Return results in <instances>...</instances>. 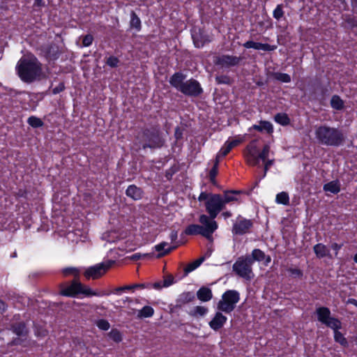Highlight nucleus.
<instances>
[{
    "mask_svg": "<svg viewBox=\"0 0 357 357\" xmlns=\"http://www.w3.org/2000/svg\"><path fill=\"white\" fill-rule=\"evenodd\" d=\"M245 136L243 137H239L238 138H235L230 140H227V143L229 144V146L231 147V149L237 146L238 144L242 143L244 141Z\"/></svg>",
    "mask_w": 357,
    "mask_h": 357,
    "instance_id": "obj_52",
    "label": "nucleus"
},
{
    "mask_svg": "<svg viewBox=\"0 0 357 357\" xmlns=\"http://www.w3.org/2000/svg\"><path fill=\"white\" fill-rule=\"evenodd\" d=\"M93 36L91 34H86L82 38V45L84 47H89L92 45Z\"/></svg>",
    "mask_w": 357,
    "mask_h": 357,
    "instance_id": "obj_51",
    "label": "nucleus"
},
{
    "mask_svg": "<svg viewBox=\"0 0 357 357\" xmlns=\"http://www.w3.org/2000/svg\"><path fill=\"white\" fill-rule=\"evenodd\" d=\"M273 164V160H268L266 161L264 164V172L262 175V178H264L266 175L267 171L268 170V168L270 166H271Z\"/></svg>",
    "mask_w": 357,
    "mask_h": 357,
    "instance_id": "obj_62",
    "label": "nucleus"
},
{
    "mask_svg": "<svg viewBox=\"0 0 357 357\" xmlns=\"http://www.w3.org/2000/svg\"><path fill=\"white\" fill-rule=\"evenodd\" d=\"M185 78L186 75L183 73L176 72L170 77L169 82L172 87L180 91L181 87L185 83L184 80Z\"/></svg>",
    "mask_w": 357,
    "mask_h": 357,
    "instance_id": "obj_18",
    "label": "nucleus"
},
{
    "mask_svg": "<svg viewBox=\"0 0 357 357\" xmlns=\"http://www.w3.org/2000/svg\"><path fill=\"white\" fill-rule=\"evenodd\" d=\"M59 294L69 298H78L80 294L85 297L98 296L100 294L89 287L83 284L80 279L73 280L70 284L61 283L59 285Z\"/></svg>",
    "mask_w": 357,
    "mask_h": 357,
    "instance_id": "obj_4",
    "label": "nucleus"
},
{
    "mask_svg": "<svg viewBox=\"0 0 357 357\" xmlns=\"http://www.w3.org/2000/svg\"><path fill=\"white\" fill-rule=\"evenodd\" d=\"M211 195L213 193H208L206 192H202L198 197L199 202L205 201V202L211 197Z\"/></svg>",
    "mask_w": 357,
    "mask_h": 357,
    "instance_id": "obj_61",
    "label": "nucleus"
},
{
    "mask_svg": "<svg viewBox=\"0 0 357 357\" xmlns=\"http://www.w3.org/2000/svg\"><path fill=\"white\" fill-rule=\"evenodd\" d=\"M195 298V294L192 291H184L179 294L176 300L174 308H181L183 305L189 303Z\"/></svg>",
    "mask_w": 357,
    "mask_h": 357,
    "instance_id": "obj_20",
    "label": "nucleus"
},
{
    "mask_svg": "<svg viewBox=\"0 0 357 357\" xmlns=\"http://www.w3.org/2000/svg\"><path fill=\"white\" fill-rule=\"evenodd\" d=\"M275 202L278 204L287 206L289 204V196L287 192H281L277 194Z\"/></svg>",
    "mask_w": 357,
    "mask_h": 357,
    "instance_id": "obj_34",
    "label": "nucleus"
},
{
    "mask_svg": "<svg viewBox=\"0 0 357 357\" xmlns=\"http://www.w3.org/2000/svg\"><path fill=\"white\" fill-rule=\"evenodd\" d=\"M274 121L282 126H287L288 125L290 124L291 123V119L289 118V116H288V114L287 113H284V112H280V113H277L275 116H274Z\"/></svg>",
    "mask_w": 357,
    "mask_h": 357,
    "instance_id": "obj_28",
    "label": "nucleus"
},
{
    "mask_svg": "<svg viewBox=\"0 0 357 357\" xmlns=\"http://www.w3.org/2000/svg\"><path fill=\"white\" fill-rule=\"evenodd\" d=\"M199 221L204 226L191 224L184 230V234L189 236L200 234L209 239L213 232L218 229V225L215 220H211L208 215L202 214L199 218Z\"/></svg>",
    "mask_w": 357,
    "mask_h": 357,
    "instance_id": "obj_5",
    "label": "nucleus"
},
{
    "mask_svg": "<svg viewBox=\"0 0 357 357\" xmlns=\"http://www.w3.org/2000/svg\"><path fill=\"white\" fill-rule=\"evenodd\" d=\"M227 318L222 314L220 312H217L215 314L214 317L209 321V326L213 331H219L223 327L225 324L227 322Z\"/></svg>",
    "mask_w": 357,
    "mask_h": 357,
    "instance_id": "obj_17",
    "label": "nucleus"
},
{
    "mask_svg": "<svg viewBox=\"0 0 357 357\" xmlns=\"http://www.w3.org/2000/svg\"><path fill=\"white\" fill-rule=\"evenodd\" d=\"M108 336L110 339L116 343H119L122 341V335L121 332L116 328L112 329V331L108 333Z\"/></svg>",
    "mask_w": 357,
    "mask_h": 357,
    "instance_id": "obj_41",
    "label": "nucleus"
},
{
    "mask_svg": "<svg viewBox=\"0 0 357 357\" xmlns=\"http://www.w3.org/2000/svg\"><path fill=\"white\" fill-rule=\"evenodd\" d=\"M174 137L176 141H178L183 138V129H181L179 126H177L175 128Z\"/></svg>",
    "mask_w": 357,
    "mask_h": 357,
    "instance_id": "obj_60",
    "label": "nucleus"
},
{
    "mask_svg": "<svg viewBox=\"0 0 357 357\" xmlns=\"http://www.w3.org/2000/svg\"><path fill=\"white\" fill-rule=\"evenodd\" d=\"M10 330L19 337H24L26 339L29 335V329L24 321L13 323L10 326Z\"/></svg>",
    "mask_w": 357,
    "mask_h": 357,
    "instance_id": "obj_16",
    "label": "nucleus"
},
{
    "mask_svg": "<svg viewBox=\"0 0 357 357\" xmlns=\"http://www.w3.org/2000/svg\"><path fill=\"white\" fill-rule=\"evenodd\" d=\"M330 91L328 86H321L320 95L321 99H325L329 95Z\"/></svg>",
    "mask_w": 357,
    "mask_h": 357,
    "instance_id": "obj_59",
    "label": "nucleus"
},
{
    "mask_svg": "<svg viewBox=\"0 0 357 357\" xmlns=\"http://www.w3.org/2000/svg\"><path fill=\"white\" fill-rule=\"evenodd\" d=\"M136 289H151V283L150 282H144V283H135L132 284V289L135 290Z\"/></svg>",
    "mask_w": 357,
    "mask_h": 357,
    "instance_id": "obj_54",
    "label": "nucleus"
},
{
    "mask_svg": "<svg viewBox=\"0 0 357 357\" xmlns=\"http://www.w3.org/2000/svg\"><path fill=\"white\" fill-rule=\"evenodd\" d=\"M284 14L283 5L278 4L273 12V17L275 20H280L284 16Z\"/></svg>",
    "mask_w": 357,
    "mask_h": 357,
    "instance_id": "obj_44",
    "label": "nucleus"
},
{
    "mask_svg": "<svg viewBox=\"0 0 357 357\" xmlns=\"http://www.w3.org/2000/svg\"><path fill=\"white\" fill-rule=\"evenodd\" d=\"M239 301L240 294L238 291L234 289L227 290L222 294L221 299L218 303L217 308L220 312L230 314L234 310Z\"/></svg>",
    "mask_w": 357,
    "mask_h": 357,
    "instance_id": "obj_7",
    "label": "nucleus"
},
{
    "mask_svg": "<svg viewBox=\"0 0 357 357\" xmlns=\"http://www.w3.org/2000/svg\"><path fill=\"white\" fill-rule=\"evenodd\" d=\"M27 123L33 128H38L43 126V121L36 116H31L27 119Z\"/></svg>",
    "mask_w": 357,
    "mask_h": 357,
    "instance_id": "obj_36",
    "label": "nucleus"
},
{
    "mask_svg": "<svg viewBox=\"0 0 357 357\" xmlns=\"http://www.w3.org/2000/svg\"><path fill=\"white\" fill-rule=\"evenodd\" d=\"M314 134L319 143L325 146L338 147L345 141L341 130L327 125L317 126Z\"/></svg>",
    "mask_w": 357,
    "mask_h": 357,
    "instance_id": "obj_3",
    "label": "nucleus"
},
{
    "mask_svg": "<svg viewBox=\"0 0 357 357\" xmlns=\"http://www.w3.org/2000/svg\"><path fill=\"white\" fill-rule=\"evenodd\" d=\"M240 194V191L238 190H227L225 191L222 195V201L223 204L225 205L231 202L237 201V195Z\"/></svg>",
    "mask_w": 357,
    "mask_h": 357,
    "instance_id": "obj_25",
    "label": "nucleus"
},
{
    "mask_svg": "<svg viewBox=\"0 0 357 357\" xmlns=\"http://www.w3.org/2000/svg\"><path fill=\"white\" fill-rule=\"evenodd\" d=\"M331 106L334 109L342 110L344 107V102L338 95H333L331 99Z\"/></svg>",
    "mask_w": 357,
    "mask_h": 357,
    "instance_id": "obj_32",
    "label": "nucleus"
},
{
    "mask_svg": "<svg viewBox=\"0 0 357 357\" xmlns=\"http://www.w3.org/2000/svg\"><path fill=\"white\" fill-rule=\"evenodd\" d=\"M342 246L343 244H339L337 243H333L331 244V248L335 252V255H337L338 252L341 250Z\"/></svg>",
    "mask_w": 357,
    "mask_h": 357,
    "instance_id": "obj_63",
    "label": "nucleus"
},
{
    "mask_svg": "<svg viewBox=\"0 0 357 357\" xmlns=\"http://www.w3.org/2000/svg\"><path fill=\"white\" fill-rule=\"evenodd\" d=\"M128 290H132V284H129V285H125V286H123V287H116L114 291V293L116 294H120L121 292L123 291H128Z\"/></svg>",
    "mask_w": 357,
    "mask_h": 357,
    "instance_id": "obj_55",
    "label": "nucleus"
},
{
    "mask_svg": "<svg viewBox=\"0 0 357 357\" xmlns=\"http://www.w3.org/2000/svg\"><path fill=\"white\" fill-rule=\"evenodd\" d=\"M231 147L229 146L227 142H226L224 146L221 148L220 153L222 156L225 157L231 151Z\"/></svg>",
    "mask_w": 357,
    "mask_h": 357,
    "instance_id": "obj_56",
    "label": "nucleus"
},
{
    "mask_svg": "<svg viewBox=\"0 0 357 357\" xmlns=\"http://www.w3.org/2000/svg\"><path fill=\"white\" fill-rule=\"evenodd\" d=\"M208 312V309L204 306H196L189 313L192 317H203Z\"/></svg>",
    "mask_w": 357,
    "mask_h": 357,
    "instance_id": "obj_40",
    "label": "nucleus"
},
{
    "mask_svg": "<svg viewBox=\"0 0 357 357\" xmlns=\"http://www.w3.org/2000/svg\"><path fill=\"white\" fill-rule=\"evenodd\" d=\"M66 89L65 84L64 82H60L59 85L54 89H52V93L53 95L58 94L62 91H63Z\"/></svg>",
    "mask_w": 357,
    "mask_h": 357,
    "instance_id": "obj_57",
    "label": "nucleus"
},
{
    "mask_svg": "<svg viewBox=\"0 0 357 357\" xmlns=\"http://www.w3.org/2000/svg\"><path fill=\"white\" fill-rule=\"evenodd\" d=\"M16 70L22 82L32 83L41 74V63L35 56L30 59L21 58L17 62Z\"/></svg>",
    "mask_w": 357,
    "mask_h": 357,
    "instance_id": "obj_2",
    "label": "nucleus"
},
{
    "mask_svg": "<svg viewBox=\"0 0 357 357\" xmlns=\"http://www.w3.org/2000/svg\"><path fill=\"white\" fill-rule=\"evenodd\" d=\"M154 314V309L149 305L144 306L138 311L137 317L139 318H149Z\"/></svg>",
    "mask_w": 357,
    "mask_h": 357,
    "instance_id": "obj_33",
    "label": "nucleus"
},
{
    "mask_svg": "<svg viewBox=\"0 0 357 357\" xmlns=\"http://www.w3.org/2000/svg\"><path fill=\"white\" fill-rule=\"evenodd\" d=\"M273 77L282 83H289L291 82V76L287 73L276 72L273 73Z\"/></svg>",
    "mask_w": 357,
    "mask_h": 357,
    "instance_id": "obj_38",
    "label": "nucleus"
},
{
    "mask_svg": "<svg viewBox=\"0 0 357 357\" xmlns=\"http://www.w3.org/2000/svg\"><path fill=\"white\" fill-rule=\"evenodd\" d=\"M313 251L316 256L319 259L330 256V250L323 243H317L314 245L313 247Z\"/></svg>",
    "mask_w": 357,
    "mask_h": 357,
    "instance_id": "obj_24",
    "label": "nucleus"
},
{
    "mask_svg": "<svg viewBox=\"0 0 357 357\" xmlns=\"http://www.w3.org/2000/svg\"><path fill=\"white\" fill-rule=\"evenodd\" d=\"M215 81L218 84H230L231 78L226 75H217L215 77Z\"/></svg>",
    "mask_w": 357,
    "mask_h": 357,
    "instance_id": "obj_46",
    "label": "nucleus"
},
{
    "mask_svg": "<svg viewBox=\"0 0 357 357\" xmlns=\"http://www.w3.org/2000/svg\"><path fill=\"white\" fill-rule=\"evenodd\" d=\"M266 255L264 251L259 248H255L252 251L251 255H250V259L253 264L255 261H262L265 259Z\"/></svg>",
    "mask_w": 357,
    "mask_h": 357,
    "instance_id": "obj_29",
    "label": "nucleus"
},
{
    "mask_svg": "<svg viewBox=\"0 0 357 357\" xmlns=\"http://www.w3.org/2000/svg\"><path fill=\"white\" fill-rule=\"evenodd\" d=\"M28 191L25 189H19L17 192V196L18 197L27 198Z\"/></svg>",
    "mask_w": 357,
    "mask_h": 357,
    "instance_id": "obj_64",
    "label": "nucleus"
},
{
    "mask_svg": "<svg viewBox=\"0 0 357 357\" xmlns=\"http://www.w3.org/2000/svg\"><path fill=\"white\" fill-rule=\"evenodd\" d=\"M26 339H24V337H14L13 338V340L8 344L9 346H19V345H21V346H25L24 344V342L26 340Z\"/></svg>",
    "mask_w": 357,
    "mask_h": 357,
    "instance_id": "obj_48",
    "label": "nucleus"
},
{
    "mask_svg": "<svg viewBox=\"0 0 357 357\" xmlns=\"http://www.w3.org/2000/svg\"><path fill=\"white\" fill-rule=\"evenodd\" d=\"M242 56H237L229 54H222L214 57L213 63L215 66L224 68H230L240 65L243 60Z\"/></svg>",
    "mask_w": 357,
    "mask_h": 357,
    "instance_id": "obj_12",
    "label": "nucleus"
},
{
    "mask_svg": "<svg viewBox=\"0 0 357 357\" xmlns=\"http://www.w3.org/2000/svg\"><path fill=\"white\" fill-rule=\"evenodd\" d=\"M205 260L204 257H202L197 260L188 264L185 268H184V275L186 276L189 273L193 271L197 268H198L202 263Z\"/></svg>",
    "mask_w": 357,
    "mask_h": 357,
    "instance_id": "obj_31",
    "label": "nucleus"
},
{
    "mask_svg": "<svg viewBox=\"0 0 357 357\" xmlns=\"http://www.w3.org/2000/svg\"><path fill=\"white\" fill-rule=\"evenodd\" d=\"M316 314L319 322L333 330L334 340L343 347H348L349 343L347 340L339 331L342 328V323L339 319L331 316V310L324 306L319 307L316 309Z\"/></svg>",
    "mask_w": 357,
    "mask_h": 357,
    "instance_id": "obj_1",
    "label": "nucleus"
},
{
    "mask_svg": "<svg viewBox=\"0 0 357 357\" xmlns=\"http://www.w3.org/2000/svg\"><path fill=\"white\" fill-rule=\"evenodd\" d=\"M175 283L174 278L172 275L169 274L164 277L162 281V286L164 287H168Z\"/></svg>",
    "mask_w": 357,
    "mask_h": 357,
    "instance_id": "obj_49",
    "label": "nucleus"
},
{
    "mask_svg": "<svg viewBox=\"0 0 357 357\" xmlns=\"http://www.w3.org/2000/svg\"><path fill=\"white\" fill-rule=\"evenodd\" d=\"M41 51L48 60L55 61L59 58L61 54L59 46L54 43L42 46Z\"/></svg>",
    "mask_w": 357,
    "mask_h": 357,
    "instance_id": "obj_14",
    "label": "nucleus"
},
{
    "mask_svg": "<svg viewBox=\"0 0 357 357\" xmlns=\"http://www.w3.org/2000/svg\"><path fill=\"white\" fill-rule=\"evenodd\" d=\"M243 46L247 49L253 48L255 50H261L266 52L274 51L277 48L276 45H272L268 43L255 42L252 40H248L245 42L243 44Z\"/></svg>",
    "mask_w": 357,
    "mask_h": 357,
    "instance_id": "obj_15",
    "label": "nucleus"
},
{
    "mask_svg": "<svg viewBox=\"0 0 357 357\" xmlns=\"http://www.w3.org/2000/svg\"><path fill=\"white\" fill-rule=\"evenodd\" d=\"M180 92L187 96L198 97L203 93L204 90L197 79L190 78L185 82Z\"/></svg>",
    "mask_w": 357,
    "mask_h": 357,
    "instance_id": "obj_13",
    "label": "nucleus"
},
{
    "mask_svg": "<svg viewBox=\"0 0 357 357\" xmlns=\"http://www.w3.org/2000/svg\"><path fill=\"white\" fill-rule=\"evenodd\" d=\"M168 245L167 242H161L160 243L155 245V250L158 252V254L157 255L158 258H161L168 254H169L173 250H176L180 245V243H177L176 245L169 246L167 248H165V247Z\"/></svg>",
    "mask_w": 357,
    "mask_h": 357,
    "instance_id": "obj_22",
    "label": "nucleus"
},
{
    "mask_svg": "<svg viewBox=\"0 0 357 357\" xmlns=\"http://www.w3.org/2000/svg\"><path fill=\"white\" fill-rule=\"evenodd\" d=\"M218 163L219 160L217 158L212 168L210 169L209 172V179L213 184H215L216 182L215 177L218 173Z\"/></svg>",
    "mask_w": 357,
    "mask_h": 357,
    "instance_id": "obj_37",
    "label": "nucleus"
},
{
    "mask_svg": "<svg viewBox=\"0 0 357 357\" xmlns=\"http://www.w3.org/2000/svg\"><path fill=\"white\" fill-rule=\"evenodd\" d=\"M323 189L326 192H330L335 195L340 192V183L338 180L330 181L324 185Z\"/></svg>",
    "mask_w": 357,
    "mask_h": 357,
    "instance_id": "obj_26",
    "label": "nucleus"
},
{
    "mask_svg": "<svg viewBox=\"0 0 357 357\" xmlns=\"http://www.w3.org/2000/svg\"><path fill=\"white\" fill-rule=\"evenodd\" d=\"M61 273L63 277L73 275V280L80 279L81 270L76 267H66L61 269Z\"/></svg>",
    "mask_w": 357,
    "mask_h": 357,
    "instance_id": "obj_27",
    "label": "nucleus"
},
{
    "mask_svg": "<svg viewBox=\"0 0 357 357\" xmlns=\"http://www.w3.org/2000/svg\"><path fill=\"white\" fill-rule=\"evenodd\" d=\"M45 6L44 0H34L33 10L36 12H41L40 8Z\"/></svg>",
    "mask_w": 357,
    "mask_h": 357,
    "instance_id": "obj_53",
    "label": "nucleus"
},
{
    "mask_svg": "<svg viewBox=\"0 0 357 357\" xmlns=\"http://www.w3.org/2000/svg\"><path fill=\"white\" fill-rule=\"evenodd\" d=\"M289 276L294 279H302L303 271L298 268L289 267L287 269Z\"/></svg>",
    "mask_w": 357,
    "mask_h": 357,
    "instance_id": "obj_39",
    "label": "nucleus"
},
{
    "mask_svg": "<svg viewBox=\"0 0 357 357\" xmlns=\"http://www.w3.org/2000/svg\"><path fill=\"white\" fill-rule=\"evenodd\" d=\"M130 26L137 31H139L142 29L141 20L135 11H132L130 13Z\"/></svg>",
    "mask_w": 357,
    "mask_h": 357,
    "instance_id": "obj_30",
    "label": "nucleus"
},
{
    "mask_svg": "<svg viewBox=\"0 0 357 357\" xmlns=\"http://www.w3.org/2000/svg\"><path fill=\"white\" fill-rule=\"evenodd\" d=\"M126 195L132 200H140L144 196L143 190L135 184L128 185L126 190Z\"/></svg>",
    "mask_w": 357,
    "mask_h": 357,
    "instance_id": "obj_19",
    "label": "nucleus"
},
{
    "mask_svg": "<svg viewBox=\"0 0 357 357\" xmlns=\"http://www.w3.org/2000/svg\"><path fill=\"white\" fill-rule=\"evenodd\" d=\"M151 257V255L148 254V253L141 254L139 252H137V253L132 254L131 256L129 257V258L132 261H138L139 259L148 258V257Z\"/></svg>",
    "mask_w": 357,
    "mask_h": 357,
    "instance_id": "obj_50",
    "label": "nucleus"
},
{
    "mask_svg": "<svg viewBox=\"0 0 357 357\" xmlns=\"http://www.w3.org/2000/svg\"><path fill=\"white\" fill-rule=\"evenodd\" d=\"M97 327L102 331H107L110 328V324L107 319H98L96 323Z\"/></svg>",
    "mask_w": 357,
    "mask_h": 357,
    "instance_id": "obj_45",
    "label": "nucleus"
},
{
    "mask_svg": "<svg viewBox=\"0 0 357 357\" xmlns=\"http://www.w3.org/2000/svg\"><path fill=\"white\" fill-rule=\"evenodd\" d=\"M206 211L208 213V218L211 220L218 216V215L225 209L223 202L222 201V195H211V197L205 202Z\"/></svg>",
    "mask_w": 357,
    "mask_h": 357,
    "instance_id": "obj_9",
    "label": "nucleus"
},
{
    "mask_svg": "<svg viewBox=\"0 0 357 357\" xmlns=\"http://www.w3.org/2000/svg\"><path fill=\"white\" fill-rule=\"evenodd\" d=\"M114 264L113 260H107L106 261L97 264L94 266L87 268L84 275L87 279L96 280L102 277Z\"/></svg>",
    "mask_w": 357,
    "mask_h": 357,
    "instance_id": "obj_10",
    "label": "nucleus"
},
{
    "mask_svg": "<svg viewBox=\"0 0 357 357\" xmlns=\"http://www.w3.org/2000/svg\"><path fill=\"white\" fill-rule=\"evenodd\" d=\"M105 63L110 68H116L120 63V60L115 56H109L106 58Z\"/></svg>",
    "mask_w": 357,
    "mask_h": 357,
    "instance_id": "obj_43",
    "label": "nucleus"
},
{
    "mask_svg": "<svg viewBox=\"0 0 357 357\" xmlns=\"http://www.w3.org/2000/svg\"><path fill=\"white\" fill-rule=\"evenodd\" d=\"M270 151V146L268 144H265L262 149V151L259 153L258 152V158L265 161L267 157L268 156V153Z\"/></svg>",
    "mask_w": 357,
    "mask_h": 357,
    "instance_id": "obj_47",
    "label": "nucleus"
},
{
    "mask_svg": "<svg viewBox=\"0 0 357 357\" xmlns=\"http://www.w3.org/2000/svg\"><path fill=\"white\" fill-rule=\"evenodd\" d=\"M253 227L252 220L238 215L236 222L233 224L231 233L236 236H243L250 233Z\"/></svg>",
    "mask_w": 357,
    "mask_h": 357,
    "instance_id": "obj_11",
    "label": "nucleus"
},
{
    "mask_svg": "<svg viewBox=\"0 0 357 357\" xmlns=\"http://www.w3.org/2000/svg\"><path fill=\"white\" fill-rule=\"evenodd\" d=\"M257 139L252 140L246 146L247 156H255L257 155L259 150L257 146Z\"/></svg>",
    "mask_w": 357,
    "mask_h": 357,
    "instance_id": "obj_35",
    "label": "nucleus"
},
{
    "mask_svg": "<svg viewBox=\"0 0 357 357\" xmlns=\"http://www.w3.org/2000/svg\"><path fill=\"white\" fill-rule=\"evenodd\" d=\"M252 130L262 132L266 131L268 134H272L274 131L273 124L268 121L261 120L259 125H253L248 128V131L250 132Z\"/></svg>",
    "mask_w": 357,
    "mask_h": 357,
    "instance_id": "obj_21",
    "label": "nucleus"
},
{
    "mask_svg": "<svg viewBox=\"0 0 357 357\" xmlns=\"http://www.w3.org/2000/svg\"><path fill=\"white\" fill-rule=\"evenodd\" d=\"M197 298L202 302H208L213 298L212 291L209 287H202L197 291Z\"/></svg>",
    "mask_w": 357,
    "mask_h": 357,
    "instance_id": "obj_23",
    "label": "nucleus"
},
{
    "mask_svg": "<svg viewBox=\"0 0 357 357\" xmlns=\"http://www.w3.org/2000/svg\"><path fill=\"white\" fill-rule=\"evenodd\" d=\"M139 140L143 149H160L163 146L165 142L158 126L143 128L140 133Z\"/></svg>",
    "mask_w": 357,
    "mask_h": 357,
    "instance_id": "obj_6",
    "label": "nucleus"
},
{
    "mask_svg": "<svg viewBox=\"0 0 357 357\" xmlns=\"http://www.w3.org/2000/svg\"><path fill=\"white\" fill-rule=\"evenodd\" d=\"M252 264L250 255L238 257L233 264L232 268L235 273L241 278L250 280L252 274Z\"/></svg>",
    "mask_w": 357,
    "mask_h": 357,
    "instance_id": "obj_8",
    "label": "nucleus"
},
{
    "mask_svg": "<svg viewBox=\"0 0 357 357\" xmlns=\"http://www.w3.org/2000/svg\"><path fill=\"white\" fill-rule=\"evenodd\" d=\"M344 22L347 27L353 29L357 27V17L353 15H347L345 16Z\"/></svg>",
    "mask_w": 357,
    "mask_h": 357,
    "instance_id": "obj_42",
    "label": "nucleus"
},
{
    "mask_svg": "<svg viewBox=\"0 0 357 357\" xmlns=\"http://www.w3.org/2000/svg\"><path fill=\"white\" fill-rule=\"evenodd\" d=\"M248 162L250 165L257 166L259 163L260 159L258 158L257 155H255V156H247Z\"/></svg>",
    "mask_w": 357,
    "mask_h": 357,
    "instance_id": "obj_58",
    "label": "nucleus"
}]
</instances>
